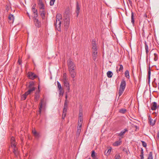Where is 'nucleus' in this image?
I'll use <instances>...</instances> for the list:
<instances>
[{
  "label": "nucleus",
  "instance_id": "obj_1",
  "mask_svg": "<svg viewBox=\"0 0 159 159\" xmlns=\"http://www.w3.org/2000/svg\"><path fill=\"white\" fill-rule=\"evenodd\" d=\"M65 18L64 20V25L65 29H67L69 27L70 21V16L69 14H65L64 16Z\"/></svg>",
  "mask_w": 159,
  "mask_h": 159
},
{
  "label": "nucleus",
  "instance_id": "obj_2",
  "mask_svg": "<svg viewBox=\"0 0 159 159\" xmlns=\"http://www.w3.org/2000/svg\"><path fill=\"white\" fill-rule=\"evenodd\" d=\"M126 85L125 81L124 80H122L121 82L119 87L118 94L119 96L122 95L125 90Z\"/></svg>",
  "mask_w": 159,
  "mask_h": 159
},
{
  "label": "nucleus",
  "instance_id": "obj_3",
  "mask_svg": "<svg viewBox=\"0 0 159 159\" xmlns=\"http://www.w3.org/2000/svg\"><path fill=\"white\" fill-rule=\"evenodd\" d=\"M67 62L69 70H75L76 69L75 65L71 59H69Z\"/></svg>",
  "mask_w": 159,
  "mask_h": 159
},
{
  "label": "nucleus",
  "instance_id": "obj_4",
  "mask_svg": "<svg viewBox=\"0 0 159 159\" xmlns=\"http://www.w3.org/2000/svg\"><path fill=\"white\" fill-rule=\"evenodd\" d=\"M54 24L56 29L58 31H60L61 24V21L56 20V21L55 22Z\"/></svg>",
  "mask_w": 159,
  "mask_h": 159
},
{
  "label": "nucleus",
  "instance_id": "obj_5",
  "mask_svg": "<svg viewBox=\"0 0 159 159\" xmlns=\"http://www.w3.org/2000/svg\"><path fill=\"white\" fill-rule=\"evenodd\" d=\"M27 75L29 78L32 80H34L37 77L36 75L32 72H29Z\"/></svg>",
  "mask_w": 159,
  "mask_h": 159
},
{
  "label": "nucleus",
  "instance_id": "obj_6",
  "mask_svg": "<svg viewBox=\"0 0 159 159\" xmlns=\"http://www.w3.org/2000/svg\"><path fill=\"white\" fill-rule=\"evenodd\" d=\"M62 81L63 83L64 86L66 87L67 90L66 93H69L70 92V88L69 83L68 82V80H65Z\"/></svg>",
  "mask_w": 159,
  "mask_h": 159
},
{
  "label": "nucleus",
  "instance_id": "obj_7",
  "mask_svg": "<svg viewBox=\"0 0 159 159\" xmlns=\"http://www.w3.org/2000/svg\"><path fill=\"white\" fill-rule=\"evenodd\" d=\"M38 89L39 90L35 92V95L34 96V101L35 102H37L38 101V100L39 99V98L40 97V95L39 94V85L38 86Z\"/></svg>",
  "mask_w": 159,
  "mask_h": 159
},
{
  "label": "nucleus",
  "instance_id": "obj_8",
  "mask_svg": "<svg viewBox=\"0 0 159 159\" xmlns=\"http://www.w3.org/2000/svg\"><path fill=\"white\" fill-rule=\"evenodd\" d=\"M44 100L43 99H42L40 103L39 104V112L40 113H41V111L42 110V108L44 106Z\"/></svg>",
  "mask_w": 159,
  "mask_h": 159
},
{
  "label": "nucleus",
  "instance_id": "obj_9",
  "mask_svg": "<svg viewBox=\"0 0 159 159\" xmlns=\"http://www.w3.org/2000/svg\"><path fill=\"white\" fill-rule=\"evenodd\" d=\"M70 76L72 78H74L76 74V72L75 70H69Z\"/></svg>",
  "mask_w": 159,
  "mask_h": 159
},
{
  "label": "nucleus",
  "instance_id": "obj_10",
  "mask_svg": "<svg viewBox=\"0 0 159 159\" xmlns=\"http://www.w3.org/2000/svg\"><path fill=\"white\" fill-rule=\"evenodd\" d=\"M38 5H39L40 10L45 9L43 3L42 2V1H41V0L39 1L38 2Z\"/></svg>",
  "mask_w": 159,
  "mask_h": 159
},
{
  "label": "nucleus",
  "instance_id": "obj_11",
  "mask_svg": "<svg viewBox=\"0 0 159 159\" xmlns=\"http://www.w3.org/2000/svg\"><path fill=\"white\" fill-rule=\"evenodd\" d=\"M34 22L35 25L38 27H39L41 26V23L37 19H34Z\"/></svg>",
  "mask_w": 159,
  "mask_h": 159
},
{
  "label": "nucleus",
  "instance_id": "obj_12",
  "mask_svg": "<svg viewBox=\"0 0 159 159\" xmlns=\"http://www.w3.org/2000/svg\"><path fill=\"white\" fill-rule=\"evenodd\" d=\"M157 108V104L156 102H153L151 104V109L152 110H155Z\"/></svg>",
  "mask_w": 159,
  "mask_h": 159
},
{
  "label": "nucleus",
  "instance_id": "obj_13",
  "mask_svg": "<svg viewBox=\"0 0 159 159\" xmlns=\"http://www.w3.org/2000/svg\"><path fill=\"white\" fill-rule=\"evenodd\" d=\"M123 69V66L122 65H119L116 66V71L122 72Z\"/></svg>",
  "mask_w": 159,
  "mask_h": 159
},
{
  "label": "nucleus",
  "instance_id": "obj_14",
  "mask_svg": "<svg viewBox=\"0 0 159 159\" xmlns=\"http://www.w3.org/2000/svg\"><path fill=\"white\" fill-rule=\"evenodd\" d=\"M44 10L42 9L41 10H40L39 11L40 14L43 19H44L45 17V11Z\"/></svg>",
  "mask_w": 159,
  "mask_h": 159
},
{
  "label": "nucleus",
  "instance_id": "obj_15",
  "mask_svg": "<svg viewBox=\"0 0 159 159\" xmlns=\"http://www.w3.org/2000/svg\"><path fill=\"white\" fill-rule=\"evenodd\" d=\"M67 104L66 101H65L64 105V108L63 110V113L66 114L67 110Z\"/></svg>",
  "mask_w": 159,
  "mask_h": 159
},
{
  "label": "nucleus",
  "instance_id": "obj_16",
  "mask_svg": "<svg viewBox=\"0 0 159 159\" xmlns=\"http://www.w3.org/2000/svg\"><path fill=\"white\" fill-rule=\"evenodd\" d=\"M11 147H15V146H16L15 140L14 138L13 137L11 138Z\"/></svg>",
  "mask_w": 159,
  "mask_h": 159
},
{
  "label": "nucleus",
  "instance_id": "obj_17",
  "mask_svg": "<svg viewBox=\"0 0 159 159\" xmlns=\"http://www.w3.org/2000/svg\"><path fill=\"white\" fill-rule=\"evenodd\" d=\"M128 130L127 129H125L121 131L119 133L117 134L119 136H122L124 135L125 133L127 132Z\"/></svg>",
  "mask_w": 159,
  "mask_h": 159
},
{
  "label": "nucleus",
  "instance_id": "obj_18",
  "mask_svg": "<svg viewBox=\"0 0 159 159\" xmlns=\"http://www.w3.org/2000/svg\"><path fill=\"white\" fill-rule=\"evenodd\" d=\"M13 148V152L16 157H17L19 154V152L17 150L16 146L15 147H12Z\"/></svg>",
  "mask_w": 159,
  "mask_h": 159
},
{
  "label": "nucleus",
  "instance_id": "obj_19",
  "mask_svg": "<svg viewBox=\"0 0 159 159\" xmlns=\"http://www.w3.org/2000/svg\"><path fill=\"white\" fill-rule=\"evenodd\" d=\"M8 18L9 20V23H13V22L14 17L13 15H9Z\"/></svg>",
  "mask_w": 159,
  "mask_h": 159
},
{
  "label": "nucleus",
  "instance_id": "obj_20",
  "mask_svg": "<svg viewBox=\"0 0 159 159\" xmlns=\"http://www.w3.org/2000/svg\"><path fill=\"white\" fill-rule=\"evenodd\" d=\"M92 57L93 59L95 61L96 59V57L98 54L97 51L95 50V51H92Z\"/></svg>",
  "mask_w": 159,
  "mask_h": 159
},
{
  "label": "nucleus",
  "instance_id": "obj_21",
  "mask_svg": "<svg viewBox=\"0 0 159 159\" xmlns=\"http://www.w3.org/2000/svg\"><path fill=\"white\" fill-rule=\"evenodd\" d=\"M76 12L77 14V16L78 15L80 10V7L79 6V3L78 2H77L76 3Z\"/></svg>",
  "mask_w": 159,
  "mask_h": 159
},
{
  "label": "nucleus",
  "instance_id": "obj_22",
  "mask_svg": "<svg viewBox=\"0 0 159 159\" xmlns=\"http://www.w3.org/2000/svg\"><path fill=\"white\" fill-rule=\"evenodd\" d=\"M32 133L34 135V136H35V138L36 139H38L39 138V137L40 136L39 134L37 133L35 130H32Z\"/></svg>",
  "mask_w": 159,
  "mask_h": 159
},
{
  "label": "nucleus",
  "instance_id": "obj_23",
  "mask_svg": "<svg viewBox=\"0 0 159 159\" xmlns=\"http://www.w3.org/2000/svg\"><path fill=\"white\" fill-rule=\"evenodd\" d=\"M121 141L120 140H118L116 141L113 144V145L114 146H117L121 144Z\"/></svg>",
  "mask_w": 159,
  "mask_h": 159
},
{
  "label": "nucleus",
  "instance_id": "obj_24",
  "mask_svg": "<svg viewBox=\"0 0 159 159\" xmlns=\"http://www.w3.org/2000/svg\"><path fill=\"white\" fill-rule=\"evenodd\" d=\"M95 152L94 151H93L91 153V157L93 159H98L96 155H95Z\"/></svg>",
  "mask_w": 159,
  "mask_h": 159
},
{
  "label": "nucleus",
  "instance_id": "obj_25",
  "mask_svg": "<svg viewBox=\"0 0 159 159\" xmlns=\"http://www.w3.org/2000/svg\"><path fill=\"white\" fill-rule=\"evenodd\" d=\"M107 75L108 78H110L112 77L113 73L111 71H109L107 72Z\"/></svg>",
  "mask_w": 159,
  "mask_h": 159
},
{
  "label": "nucleus",
  "instance_id": "obj_26",
  "mask_svg": "<svg viewBox=\"0 0 159 159\" xmlns=\"http://www.w3.org/2000/svg\"><path fill=\"white\" fill-rule=\"evenodd\" d=\"M156 122V120H153V119L152 120H150L149 121V124L152 126L155 125Z\"/></svg>",
  "mask_w": 159,
  "mask_h": 159
},
{
  "label": "nucleus",
  "instance_id": "obj_27",
  "mask_svg": "<svg viewBox=\"0 0 159 159\" xmlns=\"http://www.w3.org/2000/svg\"><path fill=\"white\" fill-rule=\"evenodd\" d=\"M111 150V147H110V148L107 151V153H106V151H105L104 152L105 154L107 156H108L110 154Z\"/></svg>",
  "mask_w": 159,
  "mask_h": 159
},
{
  "label": "nucleus",
  "instance_id": "obj_28",
  "mask_svg": "<svg viewBox=\"0 0 159 159\" xmlns=\"http://www.w3.org/2000/svg\"><path fill=\"white\" fill-rule=\"evenodd\" d=\"M56 18V20H61L62 18L61 15L60 14H57V15Z\"/></svg>",
  "mask_w": 159,
  "mask_h": 159
},
{
  "label": "nucleus",
  "instance_id": "obj_29",
  "mask_svg": "<svg viewBox=\"0 0 159 159\" xmlns=\"http://www.w3.org/2000/svg\"><path fill=\"white\" fill-rule=\"evenodd\" d=\"M68 78L66 76V73H64L63 74V78H62V81H64L65 80H68Z\"/></svg>",
  "mask_w": 159,
  "mask_h": 159
},
{
  "label": "nucleus",
  "instance_id": "obj_30",
  "mask_svg": "<svg viewBox=\"0 0 159 159\" xmlns=\"http://www.w3.org/2000/svg\"><path fill=\"white\" fill-rule=\"evenodd\" d=\"M145 50H146V52L147 54H148V52H149L148 48V46L146 42H145Z\"/></svg>",
  "mask_w": 159,
  "mask_h": 159
},
{
  "label": "nucleus",
  "instance_id": "obj_31",
  "mask_svg": "<svg viewBox=\"0 0 159 159\" xmlns=\"http://www.w3.org/2000/svg\"><path fill=\"white\" fill-rule=\"evenodd\" d=\"M148 74V81L149 83L150 81V75H151V70H150V67H149V68Z\"/></svg>",
  "mask_w": 159,
  "mask_h": 159
},
{
  "label": "nucleus",
  "instance_id": "obj_32",
  "mask_svg": "<svg viewBox=\"0 0 159 159\" xmlns=\"http://www.w3.org/2000/svg\"><path fill=\"white\" fill-rule=\"evenodd\" d=\"M125 76L128 79L129 78V72L128 70H126L125 72Z\"/></svg>",
  "mask_w": 159,
  "mask_h": 159
},
{
  "label": "nucleus",
  "instance_id": "obj_33",
  "mask_svg": "<svg viewBox=\"0 0 159 159\" xmlns=\"http://www.w3.org/2000/svg\"><path fill=\"white\" fill-rule=\"evenodd\" d=\"M134 13L132 11L131 16V22L133 24H134Z\"/></svg>",
  "mask_w": 159,
  "mask_h": 159
},
{
  "label": "nucleus",
  "instance_id": "obj_34",
  "mask_svg": "<svg viewBox=\"0 0 159 159\" xmlns=\"http://www.w3.org/2000/svg\"><path fill=\"white\" fill-rule=\"evenodd\" d=\"M126 111L127 110L125 109H121L119 110V112L121 113L124 114Z\"/></svg>",
  "mask_w": 159,
  "mask_h": 159
},
{
  "label": "nucleus",
  "instance_id": "obj_35",
  "mask_svg": "<svg viewBox=\"0 0 159 159\" xmlns=\"http://www.w3.org/2000/svg\"><path fill=\"white\" fill-rule=\"evenodd\" d=\"M34 85V83L33 82H30L29 83V84L28 86V88H32V87H33Z\"/></svg>",
  "mask_w": 159,
  "mask_h": 159
},
{
  "label": "nucleus",
  "instance_id": "obj_36",
  "mask_svg": "<svg viewBox=\"0 0 159 159\" xmlns=\"http://www.w3.org/2000/svg\"><path fill=\"white\" fill-rule=\"evenodd\" d=\"M148 159H153L152 153V152H149Z\"/></svg>",
  "mask_w": 159,
  "mask_h": 159
},
{
  "label": "nucleus",
  "instance_id": "obj_37",
  "mask_svg": "<svg viewBox=\"0 0 159 159\" xmlns=\"http://www.w3.org/2000/svg\"><path fill=\"white\" fill-rule=\"evenodd\" d=\"M57 87L59 89H62V87H61V84H60V83L58 82V81H57Z\"/></svg>",
  "mask_w": 159,
  "mask_h": 159
},
{
  "label": "nucleus",
  "instance_id": "obj_38",
  "mask_svg": "<svg viewBox=\"0 0 159 159\" xmlns=\"http://www.w3.org/2000/svg\"><path fill=\"white\" fill-rule=\"evenodd\" d=\"M63 94V89L59 90V96H62Z\"/></svg>",
  "mask_w": 159,
  "mask_h": 159
},
{
  "label": "nucleus",
  "instance_id": "obj_39",
  "mask_svg": "<svg viewBox=\"0 0 159 159\" xmlns=\"http://www.w3.org/2000/svg\"><path fill=\"white\" fill-rule=\"evenodd\" d=\"M35 89V88L34 87H32V88H30L28 91L30 93V94Z\"/></svg>",
  "mask_w": 159,
  "mask_h": 159
},
{
  "label": "nucleus",
  "instance_id": "obj_40",
  "mask_svg": "<svg viewBox=\"0 0 159 159\" xmlns=\"http://www.w3.org/2000/svg\"><path fill=\"white\" fill-rule=\"evenodd\" d=\"M115 158V159H120V155L119 154H116Z\"/></svg>",
  "mask_w": 159,
  "mask_h": 159
},
{
  "label": "nucleus",
  "instance_id": "obj_41",
  "mask_svg": "<svg viewBox=\"0 0 159 159\" xmlns=\"http://www.w3.org/2000/svg\"><path fill=\"white\" fill-rule=\"evenodd\" d=\"M140 156V157H144L143 149L142 148H141V154Z\"/></svg>",
  "mask_w": 159,
  "mask_h": 159
},
{
  "label": "nucleus",
  "instance_id": "obj_42",
  "mask_svg": "<svg viewBox=\"0 0 159 159\" xmlns=\"http://www.w3.org/2000/svg\"><path fill=\"white\" fill-rule=\"evenodd\" d=\"M55 0H50V6H52L53 5L54 2H55Z\"/></svg>",
  "mask_w": 159,
  "mask_h": 159
},
{
  "label": "nucleus",
  "instance_id": "obj_43",
  "mask_svg": "<svg viewBox=\"0 0 159 159\" xmlns=\"http://www.w3.org/2000/svg\"><path fill=\"white\" fill-rule=\"evenodd\" d=\"M141 142L142 143L143 146L144 147H146L147 145L146 143L142 141H141Z\"/></svg>",
  "mask_w": 159,
  "mask_h": 159
},
{
  "label": "nucleus",
  "instance_id": "obj_44",
  "mask_svg": "<svg viewBox=\"0 0 159 159\" xmlns=\"http://www.w3.org/2000/svg\"><path fill=\"white\" fill-rule=\"evenodd\" d=\"M92 51H97V48L96 46H92Z\"/></svg>",
  "mask_w": 159,
  "mask_h": 159
},
{
  "label": "nucleus",
  "instance_id": "obj_45",
  "mask_svg": "<svg viewBox=\"0 0 159 159\" xmlns=\"http://www.w3.org/2000/svg\"><path fill=\"white\" fill-rule=\"evenodd\" d=\"M154 60L155 61H157L158 59L157 55V54L155 53H154Z\"/></svg>",
  "mask_w": 159,
  "mask_h": 159
},
{
  "label": "nucleus",
  "instance_id": "obj_46",
  "mask_svg": "<svg viewBox=\"0 0 159 159\" xmlns=\"http://www.w3.org/2000/svg\"><path fill=\"white\" fill-rule=\"evenodd\" d=\"M39 14L38 12H36V13L34 14V19H37V17L38 16Z\"/></svg>",
  "mask_w": 159,
  "mask_h": 159
},
{
  "label": "nucleus",
  "instance_id": "obj_47",
  "mask_svg": "<svg viewBox=\"0 0 159 159\" xmlns=\"http://www.w3.org/2000/svg\"><path fill=\"white\" fill-rule=\"evenodd\" d=\"M26 95H25L24 94H23L22 96V100H25L26 99Z\"/></svg>",
  "mask_w": 159,
  "mask_h": 159
},
{
  "label": "nucleus",
  "instance_id": "obj_48",
  "mask_svg": "<svg viewBox=\"0 0 159 159\" xmlns=\"http://www.w3.org/2000/svg\"><path fill=\"white\" fill-rule=\"evenodd\" d=\"M32 11L33 13L34 14L36 13V12H38V11L36 9H32Z\"/></svg>",
  "mask_w": 159,
  "mask_h": 159
},
{
  "label": "nucleus",
  "instance_id": "obj_49",
  "mask_svg": "<svg viewBox=\"0 0 159 159\" xmlns=\"http://www.w3.org/2000/svg\"><path fill=\"white\" fill-rule=\"evenodd\" d=\"M82 122H80L79 120H78V126H82Z\"/></svg>",
  "mask_w": 159,
  "mask_h": 159
},
{
  "label": "nucleus",
  "instance_id": "obj_50",
  "mask_svg": "<svg viewBox=\"0 0 159 159\" xmlns=\"http://www.w3.org/2000/svg\"><path fill=\"white\" fill-rule=\"evenodd\" d=\"M92 46H96V42L95 41H92Z\"/></svg>",
  "mask_w": 159,
  "mask_h": 159
},
{
  "label": "nucleus",
  "instance_id": "obj_51",
  "mask_svg": "<svg viewBox=\"0 0 159 159\" xmlns=\"http://www.w3.org/2000/svg\"><path fill=\"white\" fill-rule=\"evenodd\" d=\"M78 120H79L80 122H82L83 121L82 117H79Z\"/></svg>",
  "mask_w": 159,
  "mask_h": 159
},
{
  "label": "nucleus",
  "instance_id": "obj_52",
  "mask_svg": "<svg viewBox=\"0 0 159 159\" xmlns=\"http://www.w3.org/2000/svg\"><path fill=\"white\" fill-rule=\"evenodd\" d=\"M82 126H78L77 127V129L78 130H81V129Z\"/></svg>",
  "mask_w": 159,
  "mask_h": 159
},
{
  "label": "nucleus",
  "instance_id": "obj_53",
  "mask_svg": "<svg viewBox=\"0 0 159 159\" xmlns=\"http://www.w3.org/2000/svg\"><path fill=\"white\" fill-rule=\"evenodd\" d=\"M66 114H64V113H63L62 117V119H64V118L66 116Z\"/></svg>",
  "mask_w": 159,
  "mask_h": 159
},
{
  "label": "nucleus",
  "instance_id": "obj_54",
  "mask_svg": "<svg viewBox=\"0 0 159 159\" xmlns=\"http://www.w3.org/2000/svg\"><path fill=\"white\" fill-rule=\"evenodd\" d=\"M156 138L157 139H158L159 138V131L157 132V136L156 137Z\"/></svg>",
  "mask_w": 159,
  "mask_h": 159
},
{
  "label": "nucleus",
  "instance_id": "obj_55",
  "mask_svg": "<svg viewBox=\"0 0 159 159\" xmlns=\"http://www.w3.org/2000/svg\"><path fill=\"white\" fill-rule=\"evenodd\" d=\"M36 6V4H34V5L33 6H32V9H35Z\"/></svg>",
  "mask_w": 159,
  "mask_h": 159
},
{
  "label": "nucleus",
  "instance_id": "obj_56",
  "mask_svg": "<svg viewBox=\"0 0 159 159\" xmlns=\"http://www.w3.org/2000/svg\"><path fill=\"white\" fill-rule=\"evenodd\" d=\"M152 119L150 115H149L148 116V120H149V121L150 120H152Z\"/></svg>",
  "mask_w": 159,
  "mask_h": 159
},
{
  "label": "nucleus",
  "instance_id": "obj_57",
  "mask_svg": "<svg viewBox=\"0 0 159 159\" xmlns=\"http://www.w3.org/2000/svg\"><path fill=\"white\" fill-rule=\"evenodd\" d=\"M24 94L27 96L28 95L30 94V93L27 91V92H26Z\"/></svg>",
  "mask_w": 159,
  "mask_h": 159
},
{
  "label": "nucleus",
  "instance_id": "obj_58",
  "mask_svg": "<svg viewBox=\"0 0 159 159\" xmlns=\"http://www.w3.org/2000/svg\"><path fill=\"white\" fill-rule=\"evenodd\" d=\"M83 113H79V117H82Z\"/></svg>",
  "mask_w": 159,
  "mask_h": 159
},
{
  "label": "nucleus",
  "instance_id": "obj_59",
  "mask_svg": "<svg viewBox=\"0 0 159 159\" xmlns=\"http://www.w3.org/2000/svg\"><path fill=\"white\" fill-rule=\"evenodd\" d=\"M82 109L81 108H80L79 109V113H82Z\"/></svg>",
  "mask_w": 159,
  "mask_h": 159
},
{
  "label": "nucleus",
  "instance_id": "obj_60",
  "mask_svg": "<svg viewBox=\"0 0 159 159\" xmlns=\"http://www.w3.org/2000/svg\"><path fill=\"white\" fill-rule=\"evenodd\" d=\"M67 94H66V96H65L66 100H65V101H66H66L67 104V103H68V102H67Z\"/></svg>",
  "mask_w": 159,
  "mask_h": 159
},
{
  "label": "nucleus",
  "instance_id": "obj_61",
  "mask_svg": "<svg viewBox=\"0 0 159 159\" xmlns=\"http://www.w3.org/2000/svg\"><path fill=\"white\" fill-rule=\"evenodd\" d=\"M130 4H132V1L130 0H128Z\"/></svg>",
  "mask_w": 159,
  "mask_h": 159
},
{
  "label": "nucleus",
  "instance_id": "obj_62",
  "mask_svg": "<svg viewBox=\"0 0 159 159\" xmlns=\"http://www.w3.org/2000/svg\"><path fill=\"white\" fill-rule=\"evenodd\" d=\"M80 131L81 130H78L77 129V133L79 134V133L80 132Z\"/></svg>",
  "mask_w": 159,
  "mask_h": 159
},
{
  "label": "nucleus",
  "instance_id": "obj_63",
  "mask_svg": "<svg viewBox=\"0 0 159 159\" xmlns=\"http://www.w3.org/2000/svg\"><path fill=\"white\" fill-rule=\"evenodd\" d=\"M18 62L19 63V64H20L21 63H20V60H19L18 61Z\"/></svg>",
  "mask_w": 159,
  "mask_h": 159
},
{
  "label": "nucleus",
  "instance_id": "obj_64",
  "mask_svg": "<svg viewBox=\"0 0 159 159\" xmlns=\"http://www.w3.org/2000/svg\"><path fill=\"white\" fill-rule=\"evenodd\" d=\"M28 16L29 17V18H30V15L29 14V13H28V12H27V13Z\"/></svg>",
  "mask_w": 159,
  "mask_h": 159
}]
</instances>
